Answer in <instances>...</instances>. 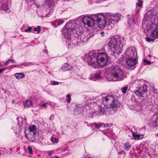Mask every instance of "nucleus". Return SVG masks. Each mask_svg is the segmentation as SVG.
I'll list each match as a JSON object with an SVG mask.
<instances>
[{"mask_svg": "<svg viewBox=\"0 0 158 158\" xmlns=\"http://www.w3.org/2000/svg\"><path fill=\"white\" fill-rule=\"evenodd\" d=\"M54 115L53 114H52L50 116L49 118V119L50 120H52L54 119Z\"/></svg>", "mask_w": 158, "mask_h": 158, "instance_id": "4c0bfd02", "label": "nucleus"}, {"mask_svg": "<svg viewBox=\"0 0 158 158\" xmlns=\"http://www.w3.org/2000/svg\"><path fill=\"white\" fill-rule=\"evenodd\" d=\"M71 97V95L70 94H68L66 96V98H70Z\"/></svg>", "mask_w": 158, "mask_h": 158, "instance_id": "de8ad7c7", "label": "nucleus"}, {"mask_svg": "<svg viewBox=\"0 0 158 158\" xmlns=\"http://www.w3.org/2000/svg\"><path fill=\"white\" fill-rule=\"evenodd\" d=\"M148 23L147 21H143L142 23L143 27H144L148 31L154 28V31L151 32V35L152 37L156 38H158V28H155L156 25L153 23H152L149 25H147Z\"/></svg>", "mask_w": 158, "mask_h": 158, "instance_id": "6e6552de", "label": "nucleus"}, {"mask_svg": "<svg viewBox=\"0 0 158 158\" xmlns=\"http://www.w3.org/2000/svg\"><path fill=\"white\" fill-rule=\"evenodd\" d=\"M83 22L85 25L90 27L94 26L95 21L88 16H84L82 19Z\"/></svg>", "mask_w": 158, "mask_h": 158, "instance_id": "9d476101", "label": "nucleus"}, {"mask_svg": "<svg viewBox=\"0 0 158 158\" xmlns=\"http://www.w3.org/2000/svg\"><path fill=\"white\" fill-rule=\"evenodd\" d=\"M93 102H95L94 101H93Z\"/></svg>", "mask_w": 158, "mask_h": 158, "instance_id": "3c124183", "label": "nucleus"}, {"mask_svg": "<svg viewBox=\"0 0 158 158\" xmlns=\"http://www.w3.org/2000/svg\"><path fill=\"white\" fill-rule=\"evenodd\" d=\"M110 74L116 81H122L124 77V73L118 66H113L110 68Z\"/></svg>", "mask_w": 158, "mask_h": 158, "instance_id": "39448f33", "label": "nucleus"}, {"mask_svg": "<svg viewBox=\"0 0 158 158\" xmlns=\"http://www.w3.org/2000/svg\"><path fill=\"white\" fill-rule=\"evenodd\" d=\"M31 29L32 27H29L27 29H25L24 31L26 32H30L31 31Z\"/></svg>", "mask_w": 158, "mask_h": 158, "instance_id": "c9c22d12", "label": "nucleus"}, {"mask_svg": "<svg viewBox=\"0 0 158 158\" xmlns=\"http://www.w3.org/2000/svg\"><path fill=\"white\" fill-rule=\"evenodd\" d=\"M128 23L129 24H131V23L133 24L135 23V22L134 19L133 17H132L129 20Z\"/></svg>", "mask_w": 158, "mask_h": 158, "instance_id": "c756f323", "label": "nucleus"}, {"mask_svg": "<svg viewBox=\"0 0 158 158\" xmlns=\"http://www.w3.org/2000/svg\"><path fill=\"white\" fill-rule=\"evenodd\" d=\"M92 125H94V127H95L96 128L98 129L100 128L102 126V123H94L92 124Z\"/></svg>", "mask_w": 158, "mask_h": 158, "instance_id": "b1692460", "label": "nucleus"}, {"mask_svg": "<svg viewBox=\"0 0 158 158\" xmlns=\"http://www.w3.org/2000/svg\"><path fill=\"white\" fill-rule=\"evenodd\" d=\"M106 126L107 127H110L111 126V124H105V127H106Z\"/></svg>", "mask_w": 158, "mask_h": 158, "instance_id": "49530a36", "label": "nucleus"}, {"mask_svg": "<svg viewBox=\"0 0 158 158\" xmlns=\"http://www.w3.org/2000/svg\"><path fill=\"white\" fill-rule=\"evenodd\" d=\"M133 137L136 140L141 139L143 138V135H138L134 132H132Z\"/></svg>", "mask_w": 158, "mask_h": 158, "instance_id": "dca6fc26", "label": "nucleus"}, {"mask_svg": "<svg viewBox=\"0 0 158 158\" xmlns=\"http://www.w3.org/2000/svg\"><path fill=\"white\" fill-rule=\"evenodd\" d=\"M94 52H92L85 55V58L88 64L95 68H98L99 65L101 66L105 65L107 62V55L102 53L98 55Z\"/></svg>", "mask_w": 158, "mask_h": 158, "instance_id": "f03ea898", "label": "nucleus"}, {"mask_svg": "<svg viewBox=\"0 0 158 158\" xmlns=\"http://www.w3.org/2000/svg\"><path fill=\"white\" fill-rule=\"evenodd\" d=\"M6 70V68H2L0 69V74H1L2 73Z\"/></svg>", "mask_w": 158, "mask_h": 158, "instance_id": "58836bf2", "label": "nucleus"}, {"mask_svg": "<svg viewBox=\"0 0 158 158\" xmlns=\"http://www.w3.org/2000/svg\"><path fill=\"white\" fill-rule=\"evenodd\" d=\"M143 62L145 63V64H151V62L150 61L146 59L143 60Z\"/></svg>", "mask_w": 158, "mask_h": 158, "instance_id": "f704fd0d", "label": "nucleus"}, {"mask_svg": "<svg viewBox=\"0 0 158 158\" xmlns=\"http://www.w3.org/2000/svg\"><path fill=\"white\" fill-rule=\"evenodd\" d=\"M103 103L107 108L110 109V113L112 114L117 111L118 108L121 105L119 102L114 100L113 96L110 95L104 98L103 99Z\"/></svg>", "mask_w": 158, "mask_h": 158, "instance_id": "7ed1b4c3", "label": "nucleus"}, {"mask_svg": "<svg viewBox=\"0 0 158 158\" xmlns=\"http://www.w3.org/2000/svg\"><path fill=\"white\" fill-rule=\"evenodd\" d=\"M100 33L101 35L102 36H104V32H101Z\"/></svg>", "mask_w": 158, "mask_h": 158, "instance_id": "09e8293b", "label": "nucleus"}, {"mask_svg": "<svg viewBox=\"0 0 158 158\" xmlns=\"http://www.w3.org/2000/svg\"><path fill=\"white\" fill-rule=\"evenodd\" d=\"M123 154H125V152L123 151H122L118 153V154L119 155H121Z\"/></svg>", "mask_w": 158, "mask_h": 158, "instance_id": "c03bdc74", "label": "nucleus"}, {"mask_svg": "<svg viewBox=\"0 0 158 158\" xmlns=\"http://www.w3.org/2000/svg\"><path fill=\"white\" fill-rule=\"evenodd\" d=\"M137 62L136 57H128L126 61V63L127 65L132 66H135Z\"/></svg>", "mask_w": 158, "mask_h": 158, "instance_id": "4468645a", "label": "nucleus"}, {"mask_svg": "<svg viewBox=\"0 0 158 158\" xmlns=\"http://www.w3.org/2000/svg\"><path fill=\"white\" fill-rule=\"evenodd\" d=\"M43 51L44 53H47V51L46 50H44Z\"/></svg>", "mask_w": 158, "mask_h": 158, "instance_id": "8fccbe9b", "label": "nucleus"}, {"mask_svg": "<svg viewBox=\"0 0 158 158\" xmlns=\"http://www.w3.org/2000/svg\"><path fill=\"white\" fill-rule=\"evenodd\" d=\"M146 40L147 41L150 42H153L154 41V39L152 38H151L149 37H147L146 38Z\"/></svg>", "mask_w": 158, "mask_h": 158, "instance_id": "2f4dec72", "label": "nucleus"}, {"mask_svg": "<svg viewBox=\"0 0 158 158\" xmlns=\"http://www.w3.org/2000/svg\"><path fill=\"white\" fill-rule=\"evenodd\" d=\"M41 107H44V108H45L46 107V105L45 104H44L43 105H42L40 106Z\"/></svg>", "mask_w": 158, "mask_h": 158, "instance_id": "79ce46f5", "label": "nucleus"}, {"mask_svg": "<svg viewBox=\"0 0 158 158\" xmlns=\"http://www.w3.org/2000/svg\"><path fill=\"white\" fill-rule=\"evenodd\" d=\"M51 140L52 142L54 143H57L59 141L58 139L55 137H52Z\"/></svg>", "mask_w": 158, "mask_h": 158, "instance_id": "bb28decb", "label": "nucleus"}, {"mask_svg": "<svg viewBox=\"0 0 158 158\" xmlns=\"http://www.w3.org/2000/svg\"><path fill=\"white\" fill-rule=\"evenodd\" d=\"M15 77L18 79H20L25 77V75L23 73H17L15 74Z\"/></svg>", "mask_w": 158, "mask_h": 158, "instance_id": "aec40b11", "label": "nucleus"}, {"mask_svg": "<svg viewBox=\"0 0 158 158\" xmlns=\"http://www.w3.org/2000/svg\"><path fill=\"white\" fill-rule=\"evenodd\" d=\"M125 55L128 57H136L137 53L136 49L133 47L128 48L126 50Z\"/></svg>", "mask_w": 158, "mask_h": 158, "instance_id": "9b49d317", "label": "nucleus"}, {"mask_svg": "<svg viewBox=\"0 0 158 158\" xmlns=\"http://www.w3.org/2000/svg\"><path fill=\"white\" fill-rule=\"evenodd\" d=\"M58 22H59L58 20L55 21L53 22V25L55 27H56L59 25Z\"/></svg>", "mask_w": 158, "mask_h": 158, "instance_id": "473e14b6", "label": "nucleus"}, {"mask_svg": "<svg viewBox=\"0 0 158 158\" xmlns=\"http://www.w3.org/2000/svg\"><path fill=\"white\" fill-rule=\"evenodd\" d=\"M59 22H58L59 25L62 24L64 23V21L63 20H58Z\"/></svg>", "mask_w": 158, "mask_h": 158, "instance_id": "a19ab883", "label": "nucleus"}, {"mask_svg": "<svg viewBox=\"0 0 158 158\" xmlns=\"http://www.w3.org/2000/svg\"><path fill=\"white\" fill-rule=\"evenodd\" d=\"M147 90V86L146 85L144 86H139V88L137 91H135V94L139 97H144V95H145Z\"/></svg>", "mask_w": 158, "mask_h": 158, "instance_id": "f8f14e48", "label": "nucleus"}, {"mask_svg": "<svg viewBox=\"0 0 158 158\" xmlns=\"http://www.w3.org/2000/svg\"><path fill=\"white\" fill-rule=\"evenodd\" d=\"M101 77L99 74H94L91 75L89 77V79L92 81H95L101 78Z\"/></svg>", "mask_w": 158, "mask_h": 158, "instance_id": "2eb2a0df", "label": "nucleus"}, {"mask_svg": "<svg viewBox=\"0 0 158 158\" xmlns=\"http://www.w3.org/2000/svg\"><path fill=\"white\" fill-rule=\"evenodd\" d=\"M137 5L140 7H142L143 6L141 3L139 2H139L137 4Z\"/></svg>", "mask_w": 158, "mask_h": 158, "instance_id": "ea45409f", "label": "nucleus"}, {"mask_svg": "<svg viewBox=\"0 0 158 158\" xmlns=\"http://www.w3.org/2000/svg\"><path fill=\"white\" fill-rule=\"evenodd\" d=\"M38 131V130L35 125H31L25 130V137L28 140L33 142L35 139V135Z\"/></svg>", "mask_w": 158, "mask_h": 158, "instance_id": "423d86ee", "label": "nucleus"}, {"mask_svg": "<svg viewBox=\"0 0 158 158\" xmlns=\"http://www.w3.org/2000/svg\"><path fill=\"white\" fill-rule=\"evenodd\" d=\"M125 43V38L123 37H112L110 40L109 46L116 51H120L121 48Z\"/></svg>", "mask_w": 158, "mask_h": 158, "instance_id": "20e7f679", "label": "nucleus"}, {"mask_svg": "<svg viewBox=\"0 0 158 158\" xmlns=\"http://www.w3.org/2000/svg\"><path fill=\"white\" fill-rule=\"evenodd\" d=\"M41 27L40 26H38L37 27L34 28V30L35 31H37V33H39L40 32Z\"/></svg>", "mask_w": 158, "mask_h": 158, "instance_id": "cd10ccee", "label": "nucleus"}, {"mask_svg": "<svg viewBox=\"0 0 158 158\" xmlns=\"http://www.w3.org/2000/svg\"><path fill=\"white\" fill-rule=\"evenodd\" d=\"M96 21L98 27L101 28L110 29L121 19V15L120 14H111L110 13L103 15L100 13L96 15Z\"/></svg>", "mask_w": 158, "mask_h": 158, "instance_id": "f257e3e1", "label": "nucleus"}, {"mask_svg": "<svg viewBox=\"0 0 158 158\" xmlns=\"http://www.w3.org/2000/svg\"><path fill=\"white\" fill-rule=\"evenodd\" d=\"M125 149L127 150H129L131 147V145L128 143H126L124 145Z\"/></svg>", "mask_w": 158, "mask_h": 158, "instance_id": "5701e85b", "label": "nucleus"}, {"mask_svg": "<svg viewBox=\"0 0 158 158\" xmlns=\"http://www.w3.org/2000/svg\"><path fill=\"white\" fill-rule=\"evenodd\" d=\"M158 119V117L156 115H154L152 117V121L154 123H156Z\"/></svg>", "mask_w": 158, "mask_h": 158, "instance_id": "c85d7f7f", "label": "nucleus"}, {"mask_svg": "<svg viewBox=\"0 0 158 158\" xmlns=\"http://www.w3.org/2000/svg\"><path fill=\"white\" fill-rule=\"evenodd\" d=\"M31 105V101L27 100L24 104V106L25 107H28Z\"/></svg>", "mask_w": 158, "mask_h": 158, "instance_id": "4be33fe9", "label": "nucleus"}, {"mask_svg": "<svg viewBox=\"0 0 158 158\" xmlns=\"http://www.w3.org/2000/svg\"><path fill=\"white\" fill-rule=\"evenodd\" d=\"M55 0H46V2L49 6H53L55 4Z\"/></svg>", "mask_w": 158, "mask_h": 158, "instance_id": "412c9836", "label": "nucleus"}, {"mask_svg": "<svg viewBox=\"0 0 158 158\" xmlns=\"http://www.w3.org/2000/svg\"><path fill=\"white\" fill-rule=\"evenodd\" d=\"M51 84L52 85H58L59 84V82L56 81H52L51 82Z\"/></svg>", "mask_w": 158, "mask_h": 158, "instance_id": "e433bc0d", "label": "nucleus"}, {"mask_svg": "<svg viewBox=\"0 0 158 158\" xmlns=\"http://www.w3.org/2000/svg\"><path fill=\"white\" fill-rule=\"evenodd\" d=\"M157 136L158 137V134L157 135Z\"/></svg>", "mask_w": 158, "mask_h": 158, "instance_id": "603ef678", "label": "nucleus"}, {"mask_svg": "<svg viewBox=\"0 0 158 158\" xmlns=\"http://www.w3.org/2000/svg\"><path fill=\"white\" fill-rule=\"evenodd\" d=\"M71 100V98H68V99L66 100L67 102L68 103H69Z\"/></svg>", "mask_w": 158, "mask_h": 158, "instance_id": "a18cd8bd", "label": "nucleus"}, {"mask_svg": "<svg viewBox=\"0 0 158 158\" xmlns=\"http://www.w3.org/2000/svg\"><path fill=\"white\" fill-rule=\"evenodd\" d=\"M77 27L74 26V24L72 23H67L65 26L61 30V31L63 34L64 37L66 38L69 39L71 32L76 31Z\"/></svg>", "mask_w": 158, "mask_h": 158, "instance_id": "0eeeda50", "label": "nucleus"}, {"mask_svg": "<svg viewBox=\"0 0 158 158\" xmlns=\"http://www.w3.org/2000/svg\"><path fill=\"white\" fill-rule=\"evenodd\" d=\"M130 107L132 110L139 111L141 110L142 106L140 103L136 100L134 97H133L131 98Z\"/></svg>", "mask_w": 158, "mask_h": 158, "instance_id": "1a4fd4ad", "label": "nucleus"}, {"mask_svg": "<svg viewBox=\"0 0 158 158\" xmlns=\"http://www.w3.org/2000/svg\"><path fill=\"white\" fill-rule=\"evenodd\" d=\"M28 149L29 151V153L30 154L33 153L32 148L31 146H28Z\"/></svg>", "mask_w": 158, "mask_h": 158, "instance_id": "72a5a7b5", "label": "nucleus"}, {"mask_svg": "<svg viewBox=\"0 0 158 158\" xmlns=\"http://www.w3.org/2000/svg\"><path fill=\"white\" fill-rule=\"evenodd\" d=\"M99 113L101 115L105 113V111L104 108H101L99 111Z\"/></svg>", "mask_w": 158, "mask_h": 158, "instance_id": "7c9ffc66", "label": "nucleus"}, {"mask_svg": "<svg viewBox=\"0 0 158 158\" xmlns=\"http://www.w3.org/2000/svg\"><path fill=\"white\" fill-rule=\"evenodd\" d=\"M0 9L4 10L7 13L10 12V10L8 7L6 2L3 0H0Z\"/></svg>", "mask_w": 158, "mask_h": 158, "instance_id": "ddd939ff", "label": "nucleus"}, {"mask_svg": "<svg viewBox=\"0 0 158 158\" xmlns=\"http://www.w3.org/2000/svg\"><path fill=\"white\" fill-rule=\"evenodd\" d=\"M62 69L65 71H67L72 69L71 66L68 63L64 64L62 67Z\"/></svg>", "mask_w": 158, "mask_h": 158, "instance_id": "f3484780", "label": "nucleus"}, {"mask_svg": "<svg viewBox=\"0 0 158 158\" xmlns=\"http://www.w3.org/2000/svg\"><path fill=\"white\" fill-rule=\"evenodd\" d=\"M135 83L137 84H138L139 86H144V85H146L145 84V82L144 80H136L135 81Z\"/></svg>", "mask_w": 158, "mask_h": 158, "instance_id": "6ab92c4d", "label": "nucleus"}, {"mask_svg": "<svg viewBox=\"0 0 158 158\" xmlns=\"http://www.w3.org/2000/svg\"><path fill=\"white\" fill-rule=\"evenodd\" d=\"M128 89V86H125V87H123L122 89V91L123 93L125 94L126 93V91Z\"/></svg>", "mask_w": 158, "mask_h": 158, "instance_id": "a878e982", "label": "nucleus"}, {"mask_svg": "<svg viewBox=\"0 0 158 158\" xmlns=\"http://www.w3.org/2000/svg\"><path fill=\"white\" fill-rule=\"evenodd\" d=\"M53 152L52 151H49L47 153V154L49 155H52V154H53Z\"/></svg>", "mask_w": 158, "mask_h": 158, "instance_id": "37998d69", "label": "nucleus"}, {"mask_svg": "<svg viewBox=\"0 0 158 158\" xmlns=\"http://www.w3.org/2000/svg\"><path fill=\"white\" fill-rule=\"evenodd\" d=\"M88 38V37H85L83 34H82L78 36V40H80L82 42H84L87 40Z\"/></svg>", "mask_w": 158, "mask_h": 158, "instance_id": "a211bd4d", "label": "nucleus"}, {"mask_svg": "<svg viewBox=\"0 0 158 158\" xmlns=\"http://www.w3.org/2000/svg\"><path fill=\"white\" fill-rule=\"evenodd\" d=\"M10 62L13 63H14L15 62V61L13 59H10L8 60V61H6L5 63V65H6L9 63V62Z\"/></svg>", "mask_w": 158, "mask_h": 158, "instance_id": "393cba45", "label": "nucleus"}]
</instances>
